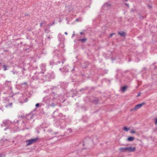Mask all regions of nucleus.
I'll use <instances>...</instances> for the list:
<instances>
[{
    "label": "nucleus",
    "instance_id": "nucleus-50",
    "mask_svg": "<svg viewBox=\"0 0 157 157\" xmlns=\"http://www.w3.org/2000/svg\"><path fill=\"white\" fill-rule=\"evenodd\" d=\"M130 61H131V60H130V59H129L128 60V61L129 62H130Z\"/></svg>",
    "mask_w": 157,
    "mask_h": 157
},
{
    "label": "nucleus",
    "instance_id": "nucleus-36",
    "mask_svg": "<svg viewBox=\"0 0 157 157\" xmlns=\"http://www.w3.org/2000/svg\"><path fill=\"white\" fill-rule=\"evenodd\" d=\"M26 121V120H23L22 121V122H23V123H24L25 124V121Z\"/></svg>",
    "mask_w": 157,
    "mask_h": 157
},
{
    "label": "nucleus",
    "instance_id": "nucleus-53",
    "mask_svg": "<svg viewBox=\"0 0 157 157\" xmlns=\"http://www.w3.org/2000/svg\"><path fill=\"white\" fill-rule=\"evenodd\" d=\"M126 1H127L128 0H125Z\"/></svg>",
    "mask_w": 157,
    "mask_h": 157
},
{
    "label": "nucleus",
    "instance_id": "nucleus-18",
    "mask_svg": "<svg viewBox=\"0 0 157 157\" xmlns=\"http://www.w3.org/2000/svg\"><path fill=\"white\" fill-rule=\"evenodd\" d=\"M57 103H52L51 104V105L53 107H54L55 105H57Z\"/></svg>",
    "mask_w": 157,
    "mask_h": 157
},
{
    "label": "nucleus",
    "instance_id": "nucleus-2",
    "mask_svg": "<svg viewBox=\"0 0 157 157\" xmlns=\"http://www.w3.org/2000/svg\"><path fill=\"white\" fill-rule=\"evenodd\" d=\"M136 148L135 147H121L119 148V151L121 152H132L136 150Z\"/></svg>",
    "mask_w": 157,
    "mask_h": 157
},
{
    "label": "nucleus",
    "instance_id": "nucleus-11",
    "mask_svg": "<svg viewBox=\"0 0 157 157\" xmlns=\"http://www.w3.org/2000/svg\"><path fill=\"white\" fill-rule=\"evenodd\" d=\"M87 40L86 38L80 39L78 40V41H80L82 43H85Z\"/></svg>",
    "mask_w": 157,
    "mask_h": 157
},
{
    "label": "nucleus",
    "instance_id": "nucleus-26",
    "mask_svg": "<svg viewBox=\"0 0 157 157\" xmlns=\"http://www.w3.org/2000/svg\"><path fill=\"white\" fill-rule=\"evenodd\" d=\"M43 22H41L40 23V27L41 28L42 26L43 25Z\"/></svg>",
    "mask_w": 157,
    "mask_h": 157
},
{
    "label": "nucleus",
    "instance_id": "nucleus-19",
    "mask_svg": "<svg viewBox=\"0 0 157 157\" xmlns=\"http://www.w3.org/2000/svg\"><path fill=\"white\" fill-rule=\"evenodd\" d=\"M98 101L99 100L98 99H95L94 100V102L95 104H97L98 103Z\"/></svg>",
    "mask_w": 157,
    "mask_h": 157
},
{
    "label": "nucleus",
    "instance_id": "nucleus-7",
    "mask_svg": "<svg viewBox=\"0 0 157 157\" xmlns=\"http://www.w3.org/2000/svg\"><path fill=\"white\" fill-rule=\"evenodd\" d=\"M52 96H53V99L57 100L59 99V97L60 96V95L57 94L56 93H53Z\"/></svg>",
    "mask_w": 157,
    "mask_h": 157
},
{
    "label": "nucleus",
    "instance_id": "nucleus-44",
    "mask_svg": "<svg viewBox=\"0 0 157 157\" xmlns=\"http://www.w3.org/2000/svg\"><path fill=\"white\" fill-rule=\"evenodd\" d=\"M44 30L46 32L47 30V29H45Z\"/></svg>",
    "mask_w": 157,
    "mask_h": 157
},
{
    "label": "nucleus",
    "instance_id": "nucleus-48",
    "mask_svg": "<svg viewBox=\"0 0 157 157\" xmlns=\"http://www.w3.org/2000/svg\"><path fill=\"white\" fill-rule=\"evenodd\" d=\"M73 90H71V92H73Z\"/></svg>",
    "mask_w": 157,
    "mask_h": 157
},
{
    "label": "nucleus",
    "instance_id": "nucleus-25",
    "mask_svg": "<svg viewBox=\"0 0 157 157\" xmlns=\"http://www.w3.org/2000/svg\"><path fill=\"white\" fill-rule=\"evenodd\" d=\"M155 124L156 125L157 124V117L155 120Z\"/></svg>",
    "mask_w": 157,
    "mask_h": 157
},
{
    "label": "nucleus",
    "instance_id": "nucleus-24",
    "mask_svg": "<svg viewBox=\"0 0 157 157\" xmlns=\"http://www.w3.org/2000/svg\"><path fill=\"white\" fill-rule=\"evenodd\" d=\"M82 67L83 68H85L87 67V65H85V66H84L83 65H82Z\"/></svg>",
    "mask_w": 157,
    "mask_h": 157
},
{
    "label": "nucleus",
    "instance_id": "nucleus-15",
    "mask_svg": "<svg viewBox=\"0 0 157 157\" xmlns=\"http://www.w3.org/2000/svg\"><path fill=\"white\" fill-rule=\"evenodd\" d=\"M3 67L4 68V71H6L8 69L7 67H8L7 66L4 65H3Z\"/></svg>",
    "mask_w": 157,
    "mask_h": 157
},
{
    "label": "nucleus",
    "instance_id": "nucleus-29",
    "mask_svg": "<svg viewBox=\"0 0 157 157\" xmlns=\"http://www.w3.org/2000/svg\"><path fill=\"white\" fill-rule=\"evenodd\" d=\"M115 34V33H112L109 36V37H112L113 35H114Z\"/></svg>",
    "mask_w": 157,
    "mask_h": 157
},
{
    "label": "nucleus",
    "instance_id": "nucleus-33",
    "mask_svg": "<svg viewBox=\"0 0 157 157\" xmlns=\"http://www.w3.org/2000/svg\"><path fill=\"white\" fill-rule=\"evenodd\" d=\"M52 24H49L48 25V26L50 27V26H52Z\"/></svg>",
    "mask_w": 157,
    "mask_h": 157
},
{
    "label": "nucleus",
    "instance_id": "nucleus-42",
    "mask_svg": "<svg viewBox=\"0 0 157 157\" xmlns=\"http://www.w3.org/2000/svg\"><path fill=\"white\" fill-rule=\"evenodd\" d=\"M64 34H65L66 35L67 34V32H65V33H64Z\"/></svg>",
    "mask_w": 157,
    "mask_h": 157
},
{
    "label": "nucleus",
    "instance_id": "nucleus-49",
    "mask_svg": "<svg viewBox=\"0 0 157 157\" xmlns=\"http://www.w3.org/2000/svg\"><path fill=\"white\" fill-rule=\"evenodd\" d=\"M64 63V62H62V64H63Z\"/></svg>",
    "mask_w": 157,
    "mask_h": 157
},
{
    "label": "nucleus",
    "instance_id": "nucleus-30",
    "mask_svg": "<svg viewBox=\"0 0 157 157\" xmlns=\"http://www.w3.org/2000/svg\"><path fill=\"white\" fill-rule=\"evenodd\" d=\"M39 105H40L39 104V103H37V104L35 106H36V107H39Z\"/></svg>",
    "mask_w": 157,
    "mask_h": 157
},
{
    "label": "nucleus",
    "instance_id": "nucleus-47",
    "mask_svg": "<svg viewBox=\"0 0 157 157\" xmlns=\"http://www.w3.org/2000/svg\"><path fill=\"white\" fill-rule=\"evenodd\" d=\"M82 90H83V89H81V90H80V91H82Z\"/></svg>",
    "mask_w": 157,
    "mask_h": 157
},
{
    "label": "nucleus",
    "instance_id": "nucleus-4",
    "mask_svg": "<svg viewBox=\"0 0 157 157\" xmlns=\"http://www.w3.org/2000/svg\"><path fill=\"white\" fill-rule=\"evenodd\" d=\"M145 104V103L144 102H143V103H142L141 104H138V105H136L135 106V107L134 108L131 109H130V111H136L138 109L141 108L142 106L143 105H144Z\"/></svg>",
    "mask_w": 157,
    "mask_h": 157
},
{
    "label": "nucleus",
    "instance_id": "nucleus-31",
    "mask_svg": "<svg viewBox=\"0 0 157 157\" xmlns=\"http://www.w3.org/2000/svg\"><path fill=\"white\" fill-rule=\"evenodd\" d=\"M5 156V155L3 154H0V157H2L3 156Z\"/></svg>",
    "mask_w": 157,
    "mask_h": 157
},
{
    "label": "nucleus",
    "instance_id": "nucleus-20",
    "mask_svg": "<svg viewBox=\"0 0 157 157\" xmlns=\"http://www.w3.org/2000/svg\"><path fill=\"white\" fill-rule=\"evenodd\" d=\"M54 62L53 60L50 61L49 62V64L51 65H53L54 64Z\"/></svg>",
    "mask_w": 157,
    "mask_h": 157
},
{
    "label": "nucleus",
    "instance_id": "nucleus-35",
    "mask_svg": "<svg viewBox=\"0 0 157 157\" xmlns=\"http://www.w3.org/2000/svg\"><path fill=\"white\" fill-rule=\"evenodd\" d=\"M140 92L138 94V95H137V97H138L140 95Z\"/></svg>",
    "mask_w": 157,
    "mask_h": 157
},
{
    "label": "nucleus",
    "instance_id": "nucleus-55",
    "mask_svg": "<svg viewBox=\"0 0 157 157\" xmlns=\"http://www.w3.org/2000/svg\"><path fill=\"white\" fill-rule=\"evenodd\" d=\"M17 122L18 123V121H17Z\"/></svg>",
    "mask_w": 157,
    "mask_h": 157
},
{
    "label": "nucleus",
    "instance_id": "nucleus-46",
    "mask_svg": "<svg viewBox=\"0 0 157 157\" xmlns=\"http://www.w3.org/2000/svg\"><path fill=\"white\" fill-rule=\"evenodd\" d=\"M65 71H68V70H66V69H65Z\"/></svg>",
    "mask_w": 157,
    "mask_h": 157
},
{
    "label": "nucleus",
    "instance_id": "nucleus-34",
    "mask_svg": "<svg viewBox=\"0 0 157 157\" xmlns=\"http://www.w3.org/2000/svg\"><path fill=\"white\" fill-rule=\"evenodd\" d=\"M68 130H69L70 132H72V129L71 128H69Z\"/></svg>",
    "mask_w": 157,
    "mask_h": 157
},
{
    "label": "nucleus",
    "instance_id": "nucleus-56",
    "mask_svg": "<svg viewBox=\"0 0 157 157\" xmlns=\"http://www.w3.org/2000/svg\"><path fill=\"white\" fill-rule=\"evenodd\" d=\"M156 68H157V67H156Z\"/></svg>",
    "mask_w": 157,
    "mask_h": 157
},
{
    "label": "nucleus",
    "instance_id": "nucleus-38",
    "mask_svg": "<svg viewBox=\"0 0 157 157\" xmlns=\"http://www.w3.org/2000/svg\"><path fill=\"white\" fill-rule=\"evenodd\" d=\"M146 70V67H144L143 68V70Z\"/></svg>",
    "mask_w": 157,
    "mask_h": 157
},
{
    "label": "nucleus",
    "instance_id": "nucleus-14",
    "mask_svg": "<svg viewBox=\"0 0 157 157\" xmlns=\"http://www.w3.org/2000/svg\"><path fill=\"white\" fill-rule=\"evenodd\" d=\"M111 5L108 3H105L104 5V6L105 7H109Z\"/></svg>",
    "mask_w": 157,
    "mask_h": 157
},
{
    "label": "nucleus",
    "instance_id": "nucleus-45",
    "mask_svg": "<svg viewBox=\"0 0 157 157\" xmlns=\"http://www.w3.org/2000/svg\"><path fill=\"white\" fill-rule=\"evenodd\" d=\"M76 21H78V19H77L76 20Z\"/></svg>",
    "mask_w": 157,
    "mask_h": 157
},
{
    "label": "nucleus",
    "instance_id": "nucleus-1",
    "mask_svg": "<svg viewBox=\"0 0 157 157\" xmlns=\"http://www.w3.org/2000/svg\"><path fill=\"white\" fill-rule=\"evenodd\" d=\"M42 73H44V72H42V73H38V75L35 76L32 78H36V79H40L44 81L49 80L48 76V74L46 73L44 75H43Z\"/></svg>",
    "mask_w": 157,
    "mask_h": 157
},
{
    "label": "nucleus",
    "instance_id": "nucleus-9",
    "mask_svg": "<svg viewBox=\"0 0 157 157\" xmlns=\"http://www.w3.org/2000/svg\"><path fill=\"white\" fill-rule=\"evenodd\" d=\"M118 34L121 36L125 37L126 35V33L124 32H118Z\"/></svg>",
    "mask_w": 157,
    "mask_h": 157
},
{
    "label": "nucleus",
    "instance_id": "nucleus-17",
    "mask_svg": "<svg viewBox=\"0 0 157 157\" xmlns=\"http://www.w3.org/2000/svg\"><path fill=\"white\" fill-rule=\"evenodd\" d=\"M127 86H123L122 88V91L124 92L125 91L126 89L127 88Z\"/></svg>",
    "mask_w": 157,
    "mask_h": 157
},
{
    "label": "nucleus",
    "instance_id": "nucleus-41",
    "mask_svg": "<svg viewBox=\"0 0 157 157\" xmlns=\"http://www.w3.org/2000/svg\"><path fill=\"white\" fill-rule=\"evenodd\" d=\"M58 132H55L54 133V134H58Z\"/></svg>",
    "mask_w": 157,
    "mask_h": 157
},
{
    "label": "nucleus",
    "instance_id": "nucleus-6",
    "mask_svg": "<svg viewBox=\"0 0 157 157\" xmlns=\"http://www.w3.org/2000/svg\"><path fill=\"white\" fill-rule=\"evenodd\" d=\"M50 101V98L48 96H46L43 98V101L46 103H48Z\"/></svg>",
    "mask_w": 157,
    "mask_h": 157
},
{
    "label": "nucleus",
    "instance_id": "nucleus-12",
    "mask_svg": "<svg viewBox=\"0 0 157 157\" xmlns=\"http://www.w3.org/2000/svg\"><path fill=\"white\" fill-rule=\"evenodd\" d=\"M135 138L133 137L130 136L127 139V140L129 141H132L134 140Z\"/></svg>",
    "mask_w": 157,
    "mask_h": 157
},
{
    "label": "nucleus",
    "instance_id": "nucleus-43",
    "mask_svg": "<svg viewBox=\"0 0 157 157\" xmlns=\"http://www.w3.org/2000/svg\"><path fill=\"white\" fill-rule=\"evenodd\" d=\"M54 24H55V22H54H54L52 23V25H54Z\"/></svg>",
    "mask_w": 157,
    "mask_h": 157
},
{
    "label": "nucleus",
    "instance_id": "nucleus-3",
    "mask_svg": "<svg viewBox=\"0 0 157 157\" xmlns=\"http://www.w3.org/2000/svg\"><path fill=\"white\" fill-rule=\"evenodd\" d=\"M40 139L38 137H37L34 139H31L29 140H27L26 141L27 143V145H30L36 142L39 140Z\"/></svg>",
    "mask_w": 157,
    "mask_h": 157
},
{
    "label": "nucleus",
    "instance_id": "nucleus-13",
    "mask_svg": "<svg viewBox=\"0 0 157 157\" xmlns=\"http://www.w3.org/2000/svg\"><path fill=\"white\" fill-rule=\"evenodd\" d=\"M12 105V103H10L8 104L7 105H5V107L6 108H8L10 107H11Z\"/></svg>",
    "mask_w": 157,
    "mask_h": 157
},
{
    "label": "nucleus",
    "instance_id": "nucleus-21",
    "mask_svg": "<svg viewBox=\"0 0 157 157\" xmlns=\"http://www.w3.org/2000/svg\"><path fill=\"white\" fill-rule=\"evenodd\" d=\"M11 72H12V73L13 74H16L17 75L18 74V72H17L16 71H11Z\"/></svg>",
    "mask_w": 157,
    "mask_h": 157
},
{
    "label": "nucleus",
    "instance_id": "nucleus-8",
    "mask_svg": "<svg viewBox=\"0 0 157 157\" xmlns=\"http://www.w3.org/2000/svg\"><path fill=\"white\" fill-rule=\"evenodd\" d=\"M3 123L4 124V126H8L10 125V121L9 120H5L3 122Z\"/></svg>",
    "mask_w": 157,
    "mask_h": 157
},
{
    "label": "nucleus",
    "instance_id": "nucleus-10",
    "mask_svg": "<svg viewBox=\"0 0 157 157\" xmlns=\"http://www.w3.org/2000/svg\"><path fill=\"white\" fill-rule=\"evenodd\" d=\"M40 66L41 69L43 71H45L46 70V65L45 64L42 63L41 64Z\"/></svg>",
    "mask_w": 157,
    "mask_h": 157
},
{
    "label": "nucleus",
    "instance_id": "nucleus-23",
    "mask_svg": "<svg viewBox=\"0 0 157 157\" xmlns=\"http://www.w3.org/2000/svg\"><path fill=\"white\" fill-rule=\"evenodd\" d=\"M75 92L73 93L74 96L76 95L77 94V92L75 90Z\"/></svg>",
    "mask_w": 157,
    "mask_h": 157
},
{
    "label": "nucleus",
    "instance_id": "nucleus-40",
    "mask_svg": "<svg viewBox=\"0 0 157 157\" xmlns=\"http://www.w3.org/2000/svg\"><path fill=\"white\" fill-rule=\"evenodd\" d=\"M47 38L48 39H50V36H48L47 37Z\"/></svg>",
    "mask_w": 157,
    "mask_h": 157
},
{
    "label": "nucleus",
    "instance_id": "nucleus-28",
    "mask_svg": "<svg viewBox=\"0 0 157 157\" xmlns=\"http://www.w3.org/2000/svg\"><path fill=\"white\" fill-rule=\"evenodd\" d=\"M147 6L148 7L149 9H151L152 7V6L149 5H147Z\"/></svg>",
    "mask_w": 157,
    "mask_h": 157
},
{
    "label": "nucleus",
    "instance_id": "nucleus-37",
    "mask_svg": "<svg viewBox=\"0 0 157 157\" xmlns=\"http://www.w3.org/2000/svg\"><path fill=\"white\" fill-rule=\"evenodd\" d=\"M83 34H84V33H83V32H80V35H83Z\"/></svg>",
    "mask_w": 157,
    "mask_h": 157
},
{
    "label": "nucleus",
    "instance_id": "nucleus-52",
    "mask_svg": "<svg viewBox=\"0 0 157 157\" xmlns=\"http://www.w3.org/2000/svg\"><path fill=\"white\" fill-rule=\"evenodd\" d=\"M23 69L24 70H25V68H23Z\"/></svg>",
    "mask_w": 157,
    "mask_h": 157
},
{
    "label": "nucleus",
    "instance_id": "nucleus-5",
    "mask_svg": "<svg viewBox=\"0 0 157 157\" xmlns=\"http://www.w3.org/2000/svg\"><path fill=\"white\" fill-rule=\"evenodd\" d=\"M47 73L48 74V78L49 80L50 79L53 78H55V75L53 72L50 71Z\"/></svg>",
    "mask_w": 157,
    "mask_h": 157
},
{
    "label": "nucleus",
    "instance_id": "nucleus-39",
    "mask_svg": "<svg viewBox=\"0 0 157 157\" xmlns=\"http://www.w3.org/2000/svg\"><path fill=\"white\" fill-rule=\"evenodd\" d=\"M140 19H143L144 17L143 16H141V17H140Z\"/></svg>",
    "mask_w": 157,
    "mask_h": 157
},
{
    "label": "nucleus",
    "instance_id": "nucleus-54",
    "mask_svg": "<svg viewBox=\"0 0 157 157\" xmlns=\"http://www.w3.org/2000/svg\"><path fill=\"white\" fill-rule=\"evenodd\" d=\"M60 63V62H59V63Z\"/></svg>",
    "mask_w": 157,
    "mask_h": 157
},
{
    "label": "nucleus",
    "instance_id": "nucleus-32",
    "mask_svg": "<svg viewBox=\"0 0 157 157\" xmlns=\"http://www.w3.org/2000/svg\"><path fill=\"white\" fill-rule=\"evenodd\" d=\"M22 85H27V83L26 82H24V83L21 84Z\"/></svg>",
    "mask_w": 157,
    "mask_h": 157
},
{
    "label": "nucleus",
    "instance_id": "nucleus-27",
    "mask_svg": "<svg viewBox=\"0 0 157 157\" xmlns=\"http://www.w3.org/2000/svg\"><path fill=\"white\" fill-rule=\"evenodd\" d=\"M130 133H136V132L134 131H130Z\"/></svg>",
    "mask_w": 157,
    "mask_h": 157
},
{
    "label": "nucleus",
    "instance_id": "nucleus-16",
    "mask_svg": "<svg viewBox=\"0 0 157 157\" xmlns=\"http://www.w3.org/2000/svg\"><path fill=\"white\" fill-rule=\"evenodd\" d=\"M123 129L124 131L128 132L129 129L126 127H123Z\"/></svg>",
    "mask_w": 157,
    "mask_h": 157
},
{
    "label": "nucleus",
    "instance_id": "nucleus-51",
    "mask_svg": "<svg viewBox=\"0 0 157 157\" xmlns=\"http://www.w3.org/2000/svg\"><path fill=\"white\" fill-rule=\"evenodd\" d=\"M59 70H60V71H61V68H60L59 69Z\"/></svg>",
    "mask_w": 157,
    "mask_h": 157
},
{
    "label": "nucleus",
    "instance_id": "nucleus-22",
    "mask_svg": "<svg viewBox=\"0 0 157 157\" xmlns=\"http://www.w3.org/2000/svg\"><path fill=\"white\" fill-rule=\"evenodd\" d=\"M57 87H56V86H53L51 88V90H53L57 89Z\"/></svg>",
    "mask_w": 157,
    "mask_h": 157
}]
</instances>
